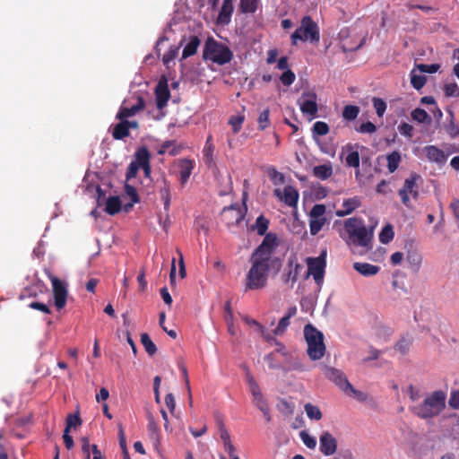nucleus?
<instances>
[{
	"label": "nucleus",
	"instance_id": "obj_1",
	"mask_svg": "<svg viewBox=\"0 0 459 459\" xmlns=\"http://www.w3.org/2000/svg\"><path fill=\"white\" fill-rule=\"evenodd\" d=\"M279 246L277 235L269 232L262 243L251 255L252 264L247 277L246 288L248 290L262 289L266 285L269 269L278 273L281 267V260L273 256V253Z\"/></svg>",
	"mask_w": 459,
	"mask_h": 459
},
{
	"label": "nucleus",
	"instance_id": "obj_2",
	"mask_svg": "<svg viewBox=\"0 0 459 459\" xmlns=\"http://www.w3.org/2000/svg\"><path fill=\"white\" fill-rule=\"evenodd\" d=\"M446 399V394L444 391H434L421 403L411 406L410 410L420 419H431L438 416L445 410Z\"/></svg>",
	"mask_w": 459,
	"mask_h": 459
},
{
	"label": "nucleus",
	"instance_id": "obj_3",
	"mask_svg": "<svg viewBox=\"0 0 459 459\" xmlns=\"http://www.w3.org/2000/svg\"><path fill=\"white\" fill-rule=\"evenodd\" d=\"M233 58V53L230 48L223 43L214 39L212 37L207 38L203 50V59L212 61L219 65L230 63Z\"/></svg>",
	"mask_w": 459,
	"mask_h": 459
},
{
	"label": "nucleus",
	"instance_id": "obj_4",
	"mask_svg": "<svg viewBox=\"0 0 459 459\" xmlns=\"http://www.w3.org/2000/svg\"><path fill=\"white\" fill-rule=\"evenodd\" d=\"M344 229L355 244L368 247L373 238V229L368 230L361 218H349L344 222Z\"/></svg>",
	"mask_w": 459,
	"mask_h": 459
},
{
	"label": "nucleus",
	"instance_id": "obj_5",
	"mask_svg": "<svg viewBox=\"0 0 459 459\" xmlns=\"http://www.w3.org/2000/svg\"><path fill=\"white\" fill-rule=\"evenodd\" d=\"M304 337L307 343V353L310 359L318 360L325 353V345L324 343V335L311 324L304 327Z\"/></svg>",
	"mask_w": 459,
	"mask_h": 459
},
{
	"label": "nucleus",
	"instance_id": "obj_6",
	"mask_svg": "<svg viewBox=\"0 0 459 459\" xmlns=\"http://www.w3.org/2000/svg\"><path fill=\"white\" fill-rule=\"evenodd\" d=\"M290 38L292 45H297L298 40L318 42L320 39L318 26L311 16L306 15L301 20V25L292 33Z\"/></svg>",
	"mask_w": 459,
	"mask_h": 459
},
{
	"label": "nucleus",
	"instance_id": "obj_7",
	"mask_svg": "<svg viewBox=\"0 0 459 459\" xmlns=\"http://www.w3.org/2000/svg\"><path fill=\"white\" fill-rule=\"evenodd\" d=\"M307 264V278L312 275L316 283L321 285L323 283L325 266H326V250H323L317 257H307L306 259Z\"/></svg>",
	"mask_w": 459,
	"mask_h": 459
},
{
	"label": "nucleus",
	"instance_id": "obj_8",
	"mask_svg": "<svg viewBox=\"0 0 459 459\" xmlns=\"http://www.w3.org/2000/svg\"><path fill=\"white\" fill-rule=\"evenodd\" d=\"M421 179V177L412 172L411 173L410 177L407 178L404 180L403 186L399 190L398 195L401 197L402 203L406 206H411V201L409 195H411L413 199H418L420 193H419V186H418V181Z\"/></svg>",
	"mask_w": 459,
	"mask_h": 459
},
{
	"label": "nucleus",
	"instance_id": "obj_9",
	"mask_svg": "<svg viewBox=\"0 0 459 459\" xmlns=\"http://www.w3.org/2000/svg\"><path fill=\"white\" fill-rule=\"evenodd\" d=\"M247 208L243 203V207L239 204H235L230 206L224 207L221 212V220L227 225V227L237 226L244 220Z\"/></svg>",
	"mask_w": 459,
	"mask_h": 459
},
{
	"label": "nucleus",
	"instance_id": "obj_10",
	"mask_svg": "<svg viewBox=\"0 0 459 459\" xmlns=\"http://www.w3.org/2000/svg\"><path fill=\"white\" fill-rule=\"evenodd\" d=\"M325 375L330 381L333 382L336 385H338L344 393L348 394H361L360 392L353 388V386L349 382L344 373L340 369L332 367H325Z\"/></svg>",
	"mask_w": 459,
	"mask_h": 459
},
{
	"label": "nucleus",
	"instance_id": "obj_11",
	"mask_svg": "<svg viewBox=\"0 0 459 459\" xmlns=\"http://www.w3.org/2000/svg\"><path fill=\"white\" fill-rule=\"evenodd\" d=\"M316 94L313 91H304L299 99L298 103L304 115H308L311 118L317 116L318 107L316 103Z\"/></svg>",
	"mask_w": 459,
	"mask_h": 459
},
{
	"label": "nucleus",
	"instance_id": "obj_12",
	"mask_svg": "<svg viewBox=\"0 0 459 459\" xmlns=\"http://www.w3.org/2000/svg\"><path fill=\"white\" fill-rule=\"evenodd\" d=\"M53 295H54V302L55 306L58 310L64 308L66 305L67 299V288L65 282H63L57 277L51 278Z\"/></svg>",
	"mask_w": 459,
	"mask_h": 459
},
{
	"label": "nucleus",
	"instance_id": "obj_13",
	"mask_svg": "<svg viewBox=\"0 0 459 459\" xmlns=\"http://www.w3.org/2000/svg\"><path fill=\"white\" fill-rule=\"evenodd\" d=\"M156 106L159 109L164 108L170 98V91L168 86V81L162 77L155 88Z\"/></svg>",
	"mask_w": 459,
	"mask_h": 459
},
{
	"label": "nucleus",
	"instance_id": "obj_14",
	"mask_svg": "<svg viewBox=\"0 0 459 459\" xmlns=\"http://www.w3.org/2000/svg\"><path fill=\"white\" fill-rule=\"evenodd\" d=\"M274 195L279 197L284 204L290 207H296L299 201V192L292 186H286L281 195L279 189L274 190Z\"/></svg>",
	"mask_w": 459,
	"mask_h": 459
},
{
	"label": "nucleus",
	"instance_id": "obj_15",
	"mask_svg": "<svg viewBox=\"0 0 459 459\" xmlns=\"http://www.w3.org/2000/svg\"><path fill=\"white\" fill-rule=\"evenodd\" d=\"M319 449L323 455H332L336 452L337 440L331 433L324 432L319 438Z\"/></svg>",
	"mask_w": 459,
	"mask_h": 459
},
{
	"label": "nucleus",
	"instance_id": "obj_16",
	"mask_svg": "<svg viewBox=\"0 0 459 459\" xmlns=\"http://www.w3.org/2000/svg\"><path fill=\"white\" fill-rule=\"evenodd\" d=\"M145 108V101L143 97L137 98L136 104L133 105L130 108L121 107L119 111L117 112L116 117L119 120L126 119L127 117L134 116L139 111L143 110Z\"/></svg>",
	"mask_w": 459,
	"mask_h": 459
},
{
	"label": "nucleus",
	"instance_id": "obj_17",
	"mask_svg": "<svg viewBox=\"0 0 459 459\" xmlns=\"http://www.w3.org/2000/svg\"><path fill=\"white\" fill-rule=\"evenodd\" d=\"M82 452L84 459H91V453L92 454L93 459H104L101 452L95 444H91L90 439L87 437H82L81 439Z\"/></svg>",
	"mask_w": 459,
	"mask_h": 459
},
{
	"label": "nucleus",
	"instance_id": "obj_18",
	"mask_svg": "<svg viewBox=\"0 0 459 459\" xmlns=\"http://www.w3.org/2000/svg\"><path fill=\"white\" fill-rule=\"evenodd\" d=\"M423 152L427 159L431 162L444 164L446 161L447 156L441 149L437 148L435 145L425 146Z\"/></svg>",
	"mask_w": 459,
	"mask_h": 459
},
{
	"label": "nucleus",
	"instance_id": "obj_19",
	"mask_svg": "<svg viewBox=\"0 0 459 459\" xmlns=\"http://www.w3.org/2000/svg\"><path fill=\"white\" fill-rule=\"evenodd\" d=\"M288 272L282 275V281L285 283L291 281V288L299 278V272L303 269V265L295 262L294 259H290L288 262Z\"/></svg>",
	"mask_w": 459,
	"mask_h": 459
},
{
	"label": "nucleus",
	"instance_id": "obj_20",
	"mask_svg": "<svg viewBox=\"0 0 459 459\" xmlns=\"http://www.w3.org/2000/svg\"><path fill=\"white\" fill-rule=\"evenodd\" d=\"M179 181L184 186L189 179L193 169L195 168V162L189 159H182L179 160Z\"/></svg>",
	"mask_w": 459,
	"mask_h": 459
},
{
	"label": "nucleus",
	"instance_id": "obj_21",
	"mask_svg": "<svg viewBox=\"0 0 459 459\" xmlns=\"http://www.w3.org/2000/svg\"><path fill=\"white\" fill-rule=\"evenodd\" d=\"M233 13V0H223L222 5L217 18L218 23L228 24Z\"/></svg>",
	"mask_w": 459,
	"mask_h": 459
},
{
	"label": "nucleus",
	"instance_id": "obj_22",
	"mask_svg": "<svg viewBox=\"0 0 459 459\" xmlns=\"http://www.w3.org/2000/svg\"><path fill=\"white\" fill-rule=\"evenodd\" d=\"M361 204L360 199L358 196H354L352 198L345 199L342 203V207L344 210H337L335 214L338 217H344L348 214H351L353 211L359 208Z\"/></svg>",
	"mask_w": 459,
	"mask_h": 459
},
{
	"label": "nucleus",
	"instance_id": "obj_23",
	"mask_svg": "<svg viewBox=\"0 0 459 459\" xmlns=\"http://www.w3.org/2000/svg\"><path fill=\"white\" fill-rule=\"evenodd\" d=\"M353 268L361 275L368 277L377 274L380 268L377 265L368 263L356 262L353 264Z\"/></svg>",
	"mask_w": 459,
	"mask_h": 459
},
{
	"label": "nucleus",
	"instance_id": "obj_24",
	"mask_svg": "<svg viewBox=\"0 0 459 459\" xmlns=\"http://www.w3.org/2000/svg\"><path fill=\"white\" fill-rule=\"evenodd\" d=\"M201 44V40L196 35H193L189 38L188 43L185 46L182 52V58L186 59L194 56Z\"/></svg>",
	"mask_w": 459,
	"mask_h": 459
},
{
	"label": "nucleus",
	"instance_id": "obj_25",
	"mask_svg": "<svg viewBox=\"0 0 459 459\" xmlns=\"http://www.w3.org/2000/svg\"><path fill=\"white\" fill-rule=\"evenodd\" d=\"M213 152L214 145L212 143V136L209 135L206 139L205 145L203 151L204 162L209 167L215 165Z\"/></svg>",
	"mask_w": 459,
	"mask_h": 459
},
{
	"label": "nucleus",
	"instance_id": "obj_26",
	"mask_svg": "<svg viewBox=\"0 0 459 459\" xmlns=\"http://www.w3.org/2000/svg\"><path fill=\"white\" fill-rule=\"evenodd\" d=\"M160 199L164 204V210L169 211L170 207V183L167 179H163V186L160 187Z\"/></svg>",
	"mask_w": 459,
	"mask_h": 459
},
{
	"label": "nucleus",
	"instance_id": "obj_27",
	"mask_svg": "<svg viewBox=\"0 0 459 459\" xmlns=\"http://www.w3.org/2000/svg\"><path fill=\"white\" fill-rule=\"evenodd\" d=\"M176 142L173 141V140H169V141H166L164 142L159 151H158V153L160 155H163L165 153H169V155L171 156H176L178 155L180 151H181V147L180 146H176L175 145Z\"/></svg>",
	"mask_w": 459,
	"mask_h": 459
},
{
	"label": "nucleus",
	"instance_id": "obj_28",
	"mask_svg": "<svg viewBox=\"0 0 459 459\" xmlns=\"http://www.w3.org/2000/svg\"><path fill=\"white\" fill-rule=\"evenodd\" d=\"M313 174L316 178L325 180L333 175V168L330 164H323L313 168Z\"/></svg>",
	"mask_w": 459,
	"mask_h": 459
},
{
	"label": "nucleus",
	"instance_id": "obj_29",
	"mask_svg": "<svg viewBox=\"0 0 459 459\" xmlns=\"http://www.w3.org/2000/svg\"><path fill=\"white\" fill-rule=\"evenodd\" d=\"M129 134L130 131L126 125L125 119L120 120V122L113 127L112 136L115 140H122L129 136Z\"/></svg>",
	"mask_w": 459,
	"mask_h": 459
},
{
	"label": "nucleus",
	"instance_id": "obj_30",
	"mask_svg": "<svg viewBox=\"0 0 459 459\" xmlns=\"http://www.w3.org/2000/svg\"><path fill=\"white\" fill-rule=\"evenodd\" d=\"M121 210V202L118 196H110L106 202L105 211L109 215H115Z\"/></svg>",
	"mask_w": 459,
	"mask_h": 459
},
{
	"label": "nucleus",
	"instance_id": "obj_31",
	"mask_svg": "<svg viewBox=\"0 0 459 459\" xmlns=\"http://www.w3.org/2000/svg\"><path fill=\"white\" fill-rule=\"evenodd\" d=\"M411 117L412 120L417 121L420 124H430L431 123V117L428 114L426 110L420 108H414L411 113Z\"/></svg>",
	"mask_w": 459,
	"mask_h": 459
},
{
	"label": "nucleus",
	"instance_id": "obj_32",
	"mask_svg": "<svg viewBox=\"0 0 459 459\" xmlns=\"http://www.w3.org/2000/svg\"><path fill=\"white\" fill-rule=\"evenodd\" d=\"M387 168L390 173H394L401 162V154L397 151H394L386 156Z\"/></svg>",
	"mask_w": 459,
	"mask_h": 459
},
{
	"label": "nucleus",
	"instance_id": "obj_33",
	"mask_svg": "<svg viewBox=\"0 0 459 459\" xmlns=\"http://www.w3.org/2000/svg\"><path fill=\"white\" fill-rule=\"evenodd\" d=\"M269 226V221L264 216L260 215L257 217L255 221V224L252 227L253 230H256L257 234L259 236H266V233Z\"/></svg>",
	"mask_w": 459,
	"mask_h": 459
},
{
	"label": "nucleus",
	"instance_id": "obj_34",
	"mask_svg": "<svg viewBox=\"0 0 459 459\" xmlns=\"http://www.w3.org/2000/svg\"><path fill=\"white\" fill-rule=\"evenodd\" d=\"M141 342L148 355L153 356L157 352V347L148 333H144L141 334Z\"/></svg>",
	"mask_w": 459,
	"mask_h": 459
},
{
	"label": "nucleus",
	"instance_id": "obj_35",
	"mask_svg": "<svg viewBox=\"0 0 459 459\" xmlns=\"http://www.w3.org/2000/svg\"><path fill=\"white\" fill-rule=\"evenodd\" d=\"M139 167H143L150 163V153L147 148H139L135 152V160Z\"/></svg>",
	"mask_w": 459,
	"mask_h": 459
},
{
	"label": "nucleus",
	"instance_id": "obj_36",
	"mask_svg": "<svg viewBox=\"0 0 459 459\" xmlns=\"http://www.w3.org/2000/svg\"><path fill=\"white\" fill-rule=\"evenodd\" d=\"M260 0H240L239 8L244 13H254L257 8Z\"/></svg>",
	"mask_w": 459,
	"mask_h": 459
},
{
	"label": "nucleus",
	"instance_id": "obj_37",
	"mask_svg": "<svg viewBox=\"0 0 459 459\" xmlns=\"http://www.w3.org/2000/svg\"><path fill=\"white\" fill-rule=\"evenodd\" d=\"M326 218H310L309 230L312 236H316L324 227Z\"/></svg>",
	"mask_w": 459,
	"mask_h": 459
},
{
	"label": "nucleus",
	"instance_id": "obj_38",
	"mask_svg": "<svg viewBox=\"0 0 459 459\" xmlns=\"http://www.w3.org/2000/svg\"><path fill=\"white\" fill-rule=\"evenodd\" d=\"M220 437L223 443V448L225 453H230L237 450L236 446L230 440V436L226 429L220 431Z\"/></svg>",
	"mask_w": 459,
	"mask_h": 459
},
{
	"label": "nucleus",
	"instance_id": "obj_39",
	"mask_svg": "<svg viewBox=\"0 0 459 459\" xmlns=\"http://www.w3.org/2000/svg\"><path fill=\"white\" fill-rule=\"evenodd\" d=\"M359 113V108L355 105H346L342 110V117L345 120L352 121L357 118Z\"/></svg>",
	"mask_w": 459,
	"mask_h": 459
},
{
	"label": "nucleus",
	"instance_id": "obj_40",
	"mask_svg": "<svg viewBox=\"0 0 459 459\" xmlns=\"http://www.w3.org/2000/svg\"><path fill=\"white\" fill-rule=\"evenodd\" d=\"M312 134L315 137L316 135L324 136L329 133V126L323 121H317L314 124L312 127Z\"/></svg>",
	"mask_w": 459,
	"mask_h": 459
},
{
	"label": "nucleus",
	"instance_id": "obj_41",
	"mask_svg": "<svg viewBox=\"0 0 459 459\" xmlns=\"http://www.w3.org/2000/svg\"><path fill=\"white\" fill-rule=\"evenodd\" d=\"M393 227L390 224L385 226L379 233V241L383 244H388L394 238Z\"/></svg>",
	"mask_w": 459,
	"mask_h": 459
},
{
	"label": "nucleus",
	"instance_id": "obj_42",
	"mask_svg": "<svg viewBox=\"0 0 459 459\" xmlns=\"http://www.w3.org/2000/svg\"><path fill=\"white\" fill-rule=\"evenodd\" d=\"M427 78L425 75L418 74L414 70L411 72V83L416 90H420L426 83Z\"/></svg>",
	"mask_w": 459,
	"mask_h": 459
},
{
	"label": "nucleus",
	"instance_id": "obj_43",
	"mask_svg": "<svg viewBox=\"0 0 459 459\" xmlns=\"http://www.w3.org/2000/svg\"><path fill=\"white\" fill-rule=\"evenodd\" d=\"M305 411L307 417L311 420H319L322 418V412L320 409L311 403H307L305 405Z\"/></svg>",
	"mask_w": 459,
	"mask_h": 459
},
{
	"label": "nucleus",
	"instance_id": "obj_44",
	"mask_svg": "<svg viewBox=\"0 0 459 459\" xmlns=\"http://www.w3.org/2000/svg\"><path fill=\"white\" fill-rule=\"evenodd\" d=\"M270 110L268 108L263 110L257 119L258 128L260 130H264L270 126Z\"/></svg>",
	"mask_w": 459,
	"mask_h": 459
},
{
	"label": "nucleus",
	"instance_id": "obj_45",
	"mask_svg": "<svg viewBox=\"0 0 459 459\" xmlns=\"http://www.w3.org/2000/svg\"><path fill=\"white\" fill-rule=\"evenodd\" d=\"M246 377H247V382L248 385V389H249L250 393L252 394V395L262 393L257 382L255 381L254 377L250 374V372H248V371L247 372Z\"/></svg>",
	"mask_w": 459,
	"mask_h": 459
},
{
	"label": "nucleus",
	"instance_id": "obj_46",
	"mask_svg": "<svg viewBox=\"0 0 459 459\" xmlns=\"http://www.w3.org/2000/svg\"><path fill=\"white\" fill-rule=\"evenodd\" d=\"M82 424V420L77 414H68L66 418V426L65 430L70 431L71 428H76Z\"/></svg>",
	"mask_w": 459,
	"mask_h": 459
},
{
	"label": "nucleus",
	"instance_id": "obj_47",
	"mask_svg": "<svg viewBox=\"0 0 459 459\" xmlns=\"http://www.w3.org/2000/svg\"><path fill=\"white\" fill-rule=\"evenodd\" d=\"M377 115L381 117L386 109V103L380 98L374 97L372 100Z\"/></svg>",
	"mask_w": 459,
	"mask_h": 459
},
{
	"label": "nucleus",
	"instance_id": "obj_48",
	"mask_svg": "<svg viewBox=\"0 0 459 459\" xmlns=\"http://www.w3.org/2000/svg\"><path fill=\"white\" fill-rule=\"evenodd\" d=\"M264 360L268 363L270 368L283 370V366L276 359V354L274 352L266 355Z\"/></svg>",
	"mask_w": 459,
	"mask_h": 459
},
{
	"label": "nucleus",
	"instance_id": "obj_49",
	"mask_svg": "<svg viewBox=\"0 0 459 459\" xmlns=\"http://www.w3.org/2000/svg\"><path fill=\"white\" fill-rule=\"evenodd\" d=\"M346 164L349 167L352 168H358L359 166V154L358 152H350L346 159H345Z\"/></svg>",
	"mask_w": 459,
	"mask_h": 459
},
{
	"label": "nucleus",
	"instance_id": "obj_50",
	"mask_svg": "<svg viewBox=\"0 0 459 459\" xmlns=\"http://www.w3.org/2000/svg\"><path fill=\"white\" fill-rule=\"evenodd\" d=\"M325 204H315L309 212L310 218H325L324 215L325 213Z\"/></svg>",
	"mask_w": 459,
	"mask_h": 459
},
{
	"label": "nucleus",
	"instance_id": "obj_51",
	"mask_svg": "<svg viewBox=\"0 0 459 459\" xmlns=\"http://www.w3.org/2000/svg\"><path fill=\"white\" fill-rule=\"evenodd\" d=\"M300 438L308 448H315L316 446V440L314 437L310 436L307 431L300 432Z\"/></svg>",
	"mask_w": 459,
	"mask_h": 459
},
{
	"label": "nucleus",
	"instance_id": "obj_52",
	"mask_svg": "<svg viewBox=\"0 0 459 459\" xmlns=\"http://www.w3.org/2000/svg\"><path fill=\"white\" fill-rule=\"evenodd\" d=\"M295 74L290 70V69H287L280 77V80L281 82V83L285 86H290V84H292L295 81Z\"/></svg>",
	"mask_w": 459,
	"mask_h": 459
},
{
	"label": "nucleus",
	"instance_id": "obj_53",
	"mask_svg": "<svg viewBox=\"0 0 459 459\" xmlns=\"http://www.w3.org/2000/svg\"><path fill=\"white\" fill-rule=\"evenodd\" d=\"M125 192L131 198L133 204H137L140 202V197L134 186L126 183Z\"/></svg>",
	"mask_w": 459,
	"mask_h": 459
},
{
	"label": "nucleus",
	"instance_id": "obj_54",
	"mask_svg": "<svg viewBox=\"0 0 459 459\" xmlns=\"http://www.w3.org/2000/svg\"><path fill=\"white\" fill-rule=\"evenodd\" d=\"M398 131L402 135L411 138L413 135V126L406 122H403L398 126Z\"/></svg>",
	"mask_w": 459,
	"mask_h": 459
},
{
	"label": "nucleus",
	"instance_id": "obj_55",
	"mask_svg": "<svg viewBox=\"0 0 459 459\" xmlns=\"http://www.w3.org/2000/svg\"><path fill=\"white\" fill-rule=\"evenodd\" d=\"M357 131L361 134H373L377 131V126L370 121L362 123Z\"/></svg>",
	"mask_w": 459,
	"mask_h": 459
},
{
	"label": "nucleus",
	"instance_id": "obj_56",
	"mask_svg": "<svg viewBox=\"0 0 459 459\" xmlns=\"http://www.w3.org/2000/svg\"><path fill=\"white\" fill-rule=\"evenodd\" d=\"M290 325V319L287 316H283L280 319L277 327L273 330L274 334H282Z\"/></svg>",
	"mask_w": 459,
	"mask_h": 459
},
{
	"label": "nucleus",
	"instance_id": "obj_57",
	"mask_svg": "<svg viewBox=\"0 0 459 459\" xmlns=\"http://www.w3.org/2000/svg\"><path fill=\"white\" fill-rule=\"evenodd\" d=\"M416 66L420 72L428 73V74H434L439 69V65H437V64H431V65L419 64Z\"/></svg>",
	"mask_w": 459,
	"mask_h": 459
},
{
	"label": "nucleus",
	"instance_id": "obj_58",
	"mask_svg": "<svg viewBox=\"0 0 459 459\" xmlns=\"http://www.w3.org/2000/svg\"><path fill=\"white\" fill-rule=\"evenodd\" d=\"M290 370H296L299 372H303L306 370V367L299 359H295L290 362V366L288 368L283 367V371L288 372Z\"/></svg>",
	"mask_w": 459,
	"mask_h": 459
},
{
	"label": "nucleus",
	"instance_id": "obj_59",
	"mask_svg": "<svg viewBox=\"0 0 459 459\" xmlns=\"http://www.w3.org/2000/svg\"><path fill=\"white\" fill-rule=\"evenodd\" d=\"M252 396H253V403L259 410H263L264 407L268 406V403H267L266 400L264 399L262 393L254 394Z\"/></svg>",
	"mask_w": 459,
	"mask_h": 459
},
{
	"label": "nucleus",
	"instance_id": "obj_60",
	"mask_svg": "<svg viewBox=\"0 0 459 459\" xmlns=\"http://www.w3.org/2000/svg\"><path fill=\"white\" fill-rule=\"evenodd\" d=\"M411 342L406 339L400 340L395 344V350L398 351L402 354H406L410 350Z\"/></svg>",
	"mask_w": 459,
	"mask_h": 459
},
{
	"label": "nucleus",
	"instance_id": "obj_61",
	"mask_svg": "<svg viewBox=\"0 0 459 459\" xmlns=\"http://www.w3.org/2000/svg\"><path fill=\"white\" fill-rule=\"evenodd\" d=\"M139 168H140L139 165L135 161H132L129 164L126 173V178L127 181L133 178H135Z\"/></svg>",
	"mask_w": 459,
	"mask_h": 459
},
{
	"label": "nucleus",
	"instance_id": "obj_62",
	"mask_svg": "<svg viewBox=\"0 0 459 459\" xmlns=\"http://www.w3.org/2000/svg\"><path fill=\"white\" fill-rule=\"evenodd\" d=\"M407 261L411 264H412L415 267V269H418L421 263V256L418 253H409L407 255Z\"/></svg>",
	"mask_w": 459,
	"mask_h": 459
},
{
	"label": "nucleus",
	"instance_id": "obj_63",
	"mask_svg": "<svg viewBox=\"0 0 459 459\" xmlns=\"http://www.w3.org/2000/svg\"><path fill=\"white\" fill-rule=\"evenodd\" d=\"M243 121H244V117H240V116L230 117V124L232 126V129H233L234 133H238L240 130Z\"/></svg>",
	"mask_w": 459,
	"mask_h": 459
},
{
	"label": "nucleus",
	"instance_id": "obj_64",
	"mask_svg": "<svg viewBox=\"0 0 459 459\" xmlns=\"http://www.w3.org/2000/svg\"><path fill=\"white\" fill-rule=\"evenodd\" d=\"M448 403L450 407H452L453 409H459V390L452 392Z\"/></svg>",
	"mask_w": 459,
	"mask_h": 459
}]
</instances>
